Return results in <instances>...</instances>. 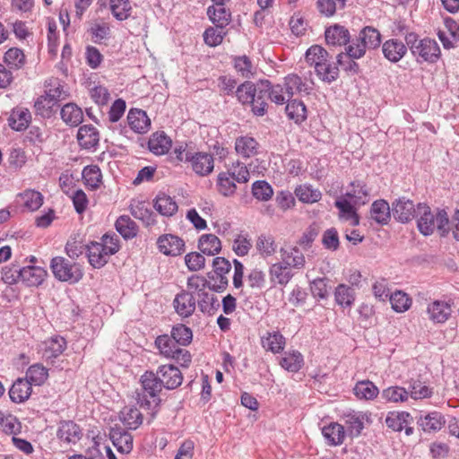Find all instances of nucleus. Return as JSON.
I'll return each mask as SVG.
<instances>
[{"mask_svg": "<svg viewBox=\"0 0 459 459\" xmlns=\"http://www.w3.org/2000/svg\"><path fill=\"white\" fill-rule=\"evenodd\" d=\"M417 226L419 231L424 236H430L437 229L441 236H446L448 231L449 219L445 210H437L434 214L430 207L425 204L419 203L417 205Z\"/></svg>", "mask_w": 459, "mask_h": 459, "instance_id": "obj_1", "label": "nucleus"}, {"mask_svg": "<svg viewBox=\"0 0 459 459\" xmlns=\"http://www.w3.org/2000/svg\"><path fill=\"white\" fill-rule=\"evenodd\" d=\"M143 392L137 394V402L141 407L155 409L160 403L159 394L162 389L156 373L146 371L141 377Z\"/></svg>", "mask_w": 459, "mask_h": 459, "instance_id": "obj_2", "label": "nucleus"}, {"mask_svg": "<svg viewBox=\"0 0 459 459\" xmlns=\"http://www.w3.org/2000/svg\"><path fill=\"white\" fill-rule=\"evenodd\" d=\"M406 43L414 56L421 58V61L435 63L440 56L438 44L430 39H417L415 34L411 33L406 37Z\"/></svg>", "mask_w": 459, "mask_h": 459, "instance_id": "obj_3", "label": "nucleus"}, {"mask_svg": "<svg viewBox=\"0 0 459 459\" xmlns=\"http://www.w3.org/2000/svg\"><path fill=\"white\" fill-rule=\"evenodd\" d=\"M380 43L381 34L378 30L367 26L360 30L357 40L348 46V54L354 58H360L365 55L367 48H377Z\"/></svg>", "mask_w": 459, "mask_h": 459, "instance_id": "obj_4", "label": "nucleus"}, {"mask_svg": "<svg viewBox=\"0 0 459 459\" xmlns=\"http://www.w3.org/2000/svg\"><path fill=\"white\" fill-rule=\"evenodd\" d=\"M50 267L55 277L63 281L74 283L82 279L83 275L82 270L78 264H70L62 256L54 257L51 260Z\"/></svg>", "mask_w": 459, "mask_h": 459, "instance_id": "obj_5", "label": "nucleus"}, {"mask_svg": "<svg viewBox=\"0 0 459 459\" xmlns=\"http://www.w3.org/2000/svg\"><path fill=\"white\" fill-rule=\"evenodd\" d=\"M417 208L412 201L406 197H400L392 204L394 218L402 223H406L417 216Z\"/></svg>", "mask_w": 459, "mask_h": 459, "instance_id": "obj_6", "label": "nucleus"}, {"mask_svg": "<svg viewBox=\"0 0 459 459\" xmlns=\"http://www.w3.org/2000/svg\"><path fill=\"white\" fill-rule=\"evenodd\" d=\"M156 375L161 386L169 390L178 387L183 381L182 373L173 365H162L159 367Z\"/></svg>", "mask_w": 459, "mask_h": 459, "instance_id": "obj_7", "label": "nucleus"}, {"mask_svg": "<svg viewBox=\"0 0 459 459\" xmlns=\"http://www.w3.org/2000/svg\"><path fill=\"white\" fill-rule=\"evenodd\" d=\"M73 178L68 175H61L59 178L60 187L68 195L72 200L75 211L82 214L85 210L86 194L82 189H72L69 186L72 184Z\"/></svg>", "mask_w": 459, "mask_h": 459, "instance_id": "obj_8", "label": "nucleus"}, {"mask_svg": "<svg viewBox=\"0 0 459 459\" xmlns=\"http://www.w3.org/2000/svg\"><path fill=\"white\" fill-rule=\"evenodd\" d=\"M173 306L176 312L182 317L191 316L196 307V302L195 296L188 290H182L177 294L174 300Z\"/></svg>", "mask_w": 459, "mask_h": 459, "instance_id": "obj_9", "label": "nucleus"}, {"mask_svg": "<svg viewBox=\"0 0 459 459\" xmlns=\"http://www.w3.org/2000/svg\"><path fill=\"white\" fill-rule=\"evenodd\" d=\"M158 247L166 255L177 256L185 250V242L180 238L172 235H162L158 238Z\"/></svg>", "mask_w": 459, "mask_h": 459, "instance_id": "obj_10", "label": "nucleus"}, {"mask_svg": "<svg viewBox=\"0 0 459 459\" xmlns=\"http://www.w3.org/2000/svg\"><path fill=\"white\" fill-rule=\"evenodd\" d=\"M426 312L430 321L435 324H443L450 317L452 309L448 302L434 300L428 304Z\"/></svg>", "mask_w": 459, "mask_h": 459, "instance_id": "obj_11", "label": "nucleus"}, {"mask_svg": "<svg viewBox=\"0 0 459 459\" xmlns=\"http://www.w3.org/2000/svg\"><path fill=\"white\" fill-rule=\"evenodd\" d=\"M15 277L22 278V281L28 286H39L47 275V272L39 266H24L15 268Z\"/></svg>", "mask_w": 459, "mask_h": 459, "instance_id": "obj_12", "label": "nucleus"}, {"mask_svg": "<svg viewBox=\"0 0 459 459\" xmlns=\"http://www.w3.org/2000/svg\"><path fill=\"white\" fill-rule=\"evenodd\" d=\"M188 162L191 163L192 169L202 177L209 175L214 167L213 157L207 152L192 153Z\"/></svg>", "mask_w": 459, "mask_h": 459, "instance_id": "obj_13", "label": "nucleus"}, {"mask_svg": "<svg viewBox=\"0 0 459 459\" xmlns=\"http://www.w3.org/2000/svg\"><path fill=\"white\" fill-rule=\"evenodd\" d=\"M384 56L391 63L399 62L407 53L406 45L398 39H391L382 45Z\"/></svg>", "mask_w": 459, "mask_h": 459, "instance_id": "obj_14", "label": "nucleus"}, {"mask_svg": "<svg viewBox=\"0 0 459 459\" xmlns=\"http://www.w3.org/2000/svg\"><path fill=\"white\" fill-rule=\"evenodd\" d=\"M417 423L424 432L435 433L445 426L446 420L442 413L432 411L420 415L417 419Z\"/></svg>", "mask_w": 459, "mask_h": 459, "instance_id": "obj_15", "label": "nucleus"}, {"mask_svg": "<svg viewBox=\"0 0 459 459\" xmlns=\"http://www.w3.org/2000/svg\"><path fill=\"white\" fill-rule=\"evenodd\" d=\"M285 92L290 99L295 94H305L309 95L312 91V87L304 82L297 74H291L284 78L283 83Z\"/></svg>", "mask_w": 459, "mask_h": 459, "instance_id": "obj_16", "label": "nucleus"}, {"mask_svg": "<svg viewBox=\"0 0 459 459\" xmlns=\"http://www.w3.org/2000/svg\"><path fill=\"white\" fill-rule=\"evenodd\" d=\"M128 124L133 131L138 134L146 133L151 126V119L145 111L132 108L127 115Z\"/></svg>", "mask_w": 459, "mask_h": 459, "instance_id": "obj_17", "label": "nucleus"}, {"mask_svg": "<svg viewBox=\"0 0 459 459\" xmlns=\"http://www.w3.org/2000/svg\"><path fill=\"white\" fill-rule=\"evenodd\" d=\"M325 37L326 43L332 46H345L351 39L349 30L339 24L328 27L325 30Z\"/></svg>", "mask_w": 459, "mask_h": 459, "instance_id": "obj_18", "label": "nucleus"}, {"mask_svg": "<svg viewBox=\"0 0 459 459\" xmlns=\"http://www.w3.org/2000/svg\"><path fill=\"white\" fill-rule=\"evenodd\" d=\"M88 32L91 36V40L95 44H102L104 40L110 38V25L103 19L93 20L90 23Z\"/></svg>", "mask_w": 459, "mask_h": 459, "instance_id": "obj_19", "label": "nucleus"}, {"mask_svg": "<svg viewBox=\"0 0 459 459\" xmlns=\"http://www.w3.org/2000/svg\"><path fill=\"white\" fill-rule=\"evenodd\" d=\"M129 210L135 219L142 221L146 226L156 223L155 214L145 202L134 199L131 201Z\"/></svg>", "mask_w": 459, "mask_h": 459, "instance_id": "obj_20", "label": "nucleus"}, {"mask_svg": "<svg viewBox=\"0 0 459 459\" xmlns=\"http://www.w3.org/2000/svg\"><path fill=\"white\" fill-rule=\"evenodd\" d=\"M281 260L290 269H302L305 266L306 260L303 253L297 247L281 248Z\"/></svg>", "mask_w": 459, "mask_h": 459, "instance_id": "obj_21", "label": "nucleus"}, {"mask_svg": "<svg viewBox=\"0 0 459 459\" xmlns=\"http://www.w3.org/2000/svg\"><path fill=\"white\" fill-rule=\"evenodd\" d=\"M268 91V84L264 82L263 81L256 83V91L255 96L254 98V101L250 103L252 107V111L255 116L262 117L267 111V102L268 94L266 93Z\"/></svg>", "mask_w": 459, "mask_h": 459, "instance_id": "obj_22", "label": "nucleus"}, {"mask_svg": "<svg viewBox=\"0 0 459 459\" xmlns=\"http://www.w3.org/2000/svg\"><path fill=\"white\" fill-rule=\"evenodd\" d=\"M105 247L99 242L92 241L88 245V262L95 268L104 266L109 257Z\"/></svg>", "mask_w": 459, "mask_h": 459, "instance_id": "obj_23", "label": "nucleus"}, {"mask_svg": "<svg viewBox=\"0 0 459 459\" xmlns=\"http://www.w3.org/2000/svg\"><path fill=\"white\" fill-rule=\"evenodd\" d=\"M32 384L26 378H18L9 390V396L14 403H22L31 394Z\"/></svg>", "mask_w": 459, "mask_h": 459, "instance_id": "obj_24", "label": "nucleus"}, {"mask_svg": "<svg viewBox=\"0 0 459 459\" xmlns=\"http://www.w3.org/2000/svg\"><path fill=\"white\" fill-rule=\"evenodd\" d=\"M85 238L84 232H78L70 237L65 246L66 254L70 258L76 259L84 254L86 251Z\"/></svg>", "mask_w": 459, "mask_h": 459, "instance_id": "obj_25", "label": "nucleus"}, {"mask_svg": "<svg viewBox=\"0 0 459 459\" xmlns=\"http://www.w3.org/2000/svg\"><path fill=\"white\" fill-rule=\"evenodd\" d=\"M368 189L367 186L359 180L351 183L345 196L350 198L355 205L365 204L368 201Z\"/></svg>", "mask_w": 459, "mask_h": 459, "instance_id": "obj_26", "label": "nucleus"}, {"mask_svg": "<svg viewBox=\"0 0 459 459\" xmlns=\"http://www.w3.org/2000/svg\"><path fill=\"white\" fill-rule=\"evenodd\" d=\"M392 212V207H390L389 204L383 200L375 201L370 209V217L376 222L381 225H385L388 223Z\"/></svg>", "mask_w": 459, "mask_h": 459, "instance_id": "obj_27", "label": "nucleus"}, {"mask_svg": "<svg viewBox=\"0 0 459 459\" xmlns=\"http://www.w3.org/2000/svg\"><path fill=\"white\" fill-rule=\"evenodd\" d=\"M148 147L153 154L163 155L170 149L171 140L164 132H156L151 136L148 142Z\"/></svg>", "mask_w": 459, "mask_h": 459, "instance_id": "obj_28", "label": "nucleus"}, {"mask_svg": "<svg viewBox=\"0 0 459 459\" xmlns=\"http://www.w3.org/2000/svg\"><path fill=\"white\" fill-rule=\"evenodd\" d=\"M207 15L215 26L221 28H226L231 21V13L224 5L209 6Z\"/></svg>", "mask_w": 459, "mask_h": 459, "instance_id": "obj_29", "label": "nucleus"}, {"mask_svg": "<svg viewBox=\"0 0 459 459\" xmlns=\"http://www.w3.org/2000/svg\"><path fill=\"white\" fill-rule=\"evenodd\" d=\"M322 434L330 446L341 445L345 437L344 427L339 423L332 422L322 429Z\"/></svg>", "mask_w": 459, "mask_h": 459, "instance_id": "obj_30", "label": "nucleus"}, {"mask_svg": "<svg viewBox=\"0 0 459 459\" xmlns=\"http://www.w3.org/2000/svg\"><path fill=\"white\" fill-rule=\"evenodd\" d=\"M66 342L63 337H52L44 342L43 358L46 360L55 359L64 352Z\"/></svg>", "mask_w": 459, "mask_h": 459, "instance_id": "obj_31", "label": "nucleus"}, {"mask_svg": "<svg viewBox=\"0 0 459 459\" xmlns=\"http://www.w3.org/2000/svg\"><path fill=\"white\" fill-rule=\"evenodd\" d=\"M115 228L125 239H132L138 233L137 224L128 215L119 216L116 221Z\"/></svg>", "mask_w": 459, "mask_h": 459, "instance_id": "obj_32", "label": "nucleus"}, {"mask_svg": "<svg viewBox=\"0 0 459 459\" xmlns=\"http://www.w3.org/2000/svg\"><path fill=\"white\" fill-rule=\"evenodd\" d=\"M269 273L271 281L281 286H285L293 277L291 269L282 262L272 264Z\"/></svg>", "mask_w": 459, "mask_h": 459, "instance_id": "obj_33", "label": "nucleus"}, {"mask_svg": "<svg viewBox=\"0 0 459 459\" xmlns=\"http://www.w3.org/2000/svg\"><path fill=\"white\" fill-rule=\"evenodd\" d=\"M17 197L30 212L37 211L43 204V195L39 191L33 189H26L20 193Z\"/></svg>", "mask_w": 459, "mask_h": 459, "instance_id": "obj_34", "label": "nucleus"}, {"mask_svg": "<svg viewBox=\"0 0 459 459\" xmlns=\"http://www.w3.org/2000/svg\"><path fill=\"white\" fill-rule=\"evenodd\" d=\"M287 117L296 124H300L307 119V108L303 101L298 100H288L285 108Z\"/></svg>", "mask_w": 459, "mask_h": 459, "instance_id": "obj_35", "label": "nucleus"}, {"mask_svg": "<svg viewBox=\"0 0 459 459\" xmlns=\"http://www.w3.org/2000/svg\"><path fill=\"white\" fill-rule=\"evenodd\" d=\"M198 248L204 255H214L221 250V243L215 235L204 234L199 238Z\"/></svg>", "mask_w": 459, "mask_h": 459, "instance_id": "obj_36", "label": "nucleus"}, {"mask_svg": "<svg viewBox=\"0 0 459 459\" xmlns=\"http://www.w3.org/2000/svg\"><path fill=\"white\" fill-rule=\"evenodd\" d=\"M155 210L163 216H172L178 211L177 203L164 193H160L154 199Z\"/></svg>", "mask_w": 459, "mask_h": 459, "instance_id": "obj_37", "label": "nucleus"}, {"mask_svg": "<svg viewBox=\"0 0 459 459\" xmlns=\"http://www.w3.org/2000/svg\"><path fill=\"white\" fill-rule=\"evenodd\" d=\"M30 118V112L28 109L17 108L13 110L8 119L9 126L16 131H22L28 127Z\"/></svg>", "mask_w": 459, "mask_h": 459, "instance_id": "obj_38", "label": "nucleus"}, {"mask_svg": "<svg viewBox=\"0 0 459 459\" xmlns=\"http://www.w3.org/2000/svg\"><path fill=\"white\" fill-rule=\"evenodd\" d=\"M262 346L271 351L273 353H278L281 351L285 345V339L279 332L266 333L261 338Z\"/></svg>", "mask_w": 459, "mask_h": 459, "instance_id": "obj_39", "label": "nucleus"}, {"mask_svg": "<svg viewBox=\"0 0 459 459\" xmlns=\"http://www.w3.org/2000/svg\"><path fill=\"white\" fill-rule=\"evenodd\" d=\"M61 117L68 125L72 126H78L83 118L82 109L74 103H68L61 108Z\"/></svg>", "mask_w": 459, "mask_h": 459, "instance_id": "obj_40", "label": "nucleus"}, {"mask_svg": "<svg viewBox=\"0 0 459 459\" xmlns=\"http://www.w3.org/2000/svg\"><path fill=\"white\" fill-rule=\"evenodd\" d=\"M121 421L130 429H136L143 423V415L137 408L125 407L120 412Z\"/></svg>", "mask_w": 459, "mask_h": 459, "instance_id": "obj_41", "label": "nucleus"}, {"mask_svg": "<svg viewBox=\"0 0 459 459\" xmlns=\"http://www.w3.org/2000/svg\"><path fill=\"white\" fill-rule=\"evenodd\" d=\"M155 345L160 353L166 358H170L177 352L179 345L169 334L159 335L155 340Z\"/></svg>", "mask_w": 459, "mask_h": 459, "instance_id": "obj_42", "label": "nucleus"}, {"mask_svg": "<svg viewBox=\"0 0 459 459\" xmlns=\"http://www.w3.org/2000/svg\"><path fill=\"white\" fill-rule=\"evenodd\" d=\"M316 75L325 82L331 83L338 78L339 69L327 61L316 64L315 67Z\"/></svg>", "mask_w": 459, "mask_h": 459, "instance_id": "obj_43", "label": "nucleus"}, {"mask_svg": "<svg viewBox=\"0 0 459 459\" xmlns=\"http://www.w3.org/2000/svg\"><path fill=\"white\" fill-rule=\"evenodd\" d=\"M57 437L66 443H74L79 439V428L73 421L61 422L57 430Z\"/></svg>", "mask_w": 459, "mask_h": 459, "instance_id": "obj_44", "label": "nucleus"}, {"mask_svg": "<svg viewBox=\"0 0 459 459\" xmlns=\"http://www.w3.org/2000/svg\"><path fill=\"white\" fill-rule=\"evenodd\" d=\"M88 91L90 92L91 99L98 106H105L109 100L108 90L102 85H95L91 82V78L88 76Z\"/></svg>", "mask_w": 459, "mask_h": 459, "instance_id": "obj_45", "label": "nucleus"}, {"mask_svg": "<svg viewBox=\"0 0 459 459\" xmlns=\"http://www.w3.org/2000/svg\"><path fill=\"white\" fill-rule=\"evenodd\" d=\"M334 299L338 305L349 307L354 303L355 292L352 288L345 284H339L334 291Z\"/></svg>", "mask_w": 459, "mask_h": 459, "instance_id": "obj_46", "label": "nucleus"}, {"mask_svg": "<svg viewBox=\"0 0 459 459\" xmlns=\"http://www.w3.org/2000/svg\"><path fill=\"white\" fill-rule=\"evenodd\" d=\"M257 142L249 136H241L236 140V152L243 157L249 158L256 153Z\"/></svg>", "mask_w": 459, "mask_h": 459, "instance_id": "obj_47", "label": "nucleus"}, {"mask_svg": "<svg viewBox=\"0 0 459 459\" xmlns=\"http://www.w3.org/2000/svg\"><path fill=\"white\" fill-rule=\"evenodd\" d=\"M411 416L409 412H390L385 419V424L389 429L394 431H401L404 426L411 422Z\"/></svg>", "mask_w": 459, "mask_h": 459, "instance_id": "obj_48", "label": "nucleus"}, {"mask_svg": "<svg viewBox=\"0 0 459 459\" xmlns=\"http://www.w3.org/2000/svg\"><path fill=\"white\" fill-rule=\"evenodd\" d=\"M353 390L358 398L365 400H371L379 393L378 388L369 380L358 382Z\"/></svg>", "mask_w": 459, "mask_h": 459, "instance_id": "obj_49", "label": "nucleus"}, {"mask_svg": "<svg viewBox=\"0 0 459 459\" xmlns=\"http://www.w3.org/2000/svg\"><path fill=\"white\" fill-rule=\"evenodd\" d=\"M235 182L227 171L220 173L217 178L218 192L224 196L233 195L237 189Z\"/></svg>", "mask_w": 459, "mask_h": 459, "instance_id": "obj_50", "label": "nucleus"}, {"mask_svg": "<svg viewBox=\"0 0 459 459\" xmlns=\"http://www.w3.org/2000/svg\"><path fill=\"white\" fill-rule=\"evenodd\" d=\"M295 195L299 201L307 204L318 202L322 197L321 192L309 185H301L296 187Z\"/></svg>", "mask_w": 459, "mask_h": 459, "instance_id": "obj_51", "label": "nucleus"}, {"mask_svg": "<svg viewBox=\"0 0 459 459\" xmlns=\"http://www.w3.org/2000/svg\"><path fill=\"white\" fill-rule=\"evenodd\" d=\"M170 336L179 346H187L193 339L192 330L183 324H178L172 327Z\"/></svg>", "mask_w": 459, "mask_h": 459, "instance_id": "obj_52", "label": "nucleus"}, {"mask_svg": "<svg viewBox=\"0 0 459 459\" xmlns=\"http://www.w3.org/2000/svg\"><path fill=\"white\" fill-rule=\"evenodd\" d=\"M197 301L198 307L203 313L212 315L220 307L219 300L216 296L207 291L199 293Z\"/></svg>", "mask_w": 459, "mask_h": 459, "instance_id": "obj_53", "label": "nucleus"}, {"mask_svg": "<svg viewBox=\"0 0 459 459\" xmlns=\"http://www.w3.org/2000/svg\"><path fill=\"white\" fill-rule=\"evenodd\" d=\"M48 377V369L40 364L30 366L26 372V379L34 385H41Z\"/></svg>", "mask_w": 459, "mask_h": 459, "instance_id": "obj_54", "label": "nucleus"}, {"mask_svg": "<svg viewBox=\"0 0 459 459\" xmlns=\"http://www.w3.org/2000/svg\"><path fill=\"white\" fill-rule=\"evenodd\" d=\"M329 57L328 52L318 45H314L310 47L305 56L306 62L310 66H316V64L323 63L324 61H327V58Z\"/></svg>", "mask_w": 459, "mask_h": 459, "instance_id": "obj_55", "label": "nucleus"}, {"mask_svg": "<svg viewBox=\"0 0 459 459\" xmlns=\"http://www.w3.org/2000/svg\"><path fill=\"white\" fill-rule=\"evenodd\" d=\"M256 84H254L251 82H245L240 84L235 93L239 102L243 105L250 104L254 101V98L255 96Z\"/></svg>", "mask_w": 459, "mask_h": 459, "instance_id": "obj_56", "label": "nucleus"}, {"mask_svg": "<svg viewBox=\"0 0 459 459\" xmlns=\"http://www.w3.org/2000/svg\"><path fill=\"white\" fill-rule=\"evenodd\" d=\"M110 10L114 17L118 21L126 20L131 13L129 0H109Z\"/></svg>", "mask_w": 459, "mask_h": 459, "instance_id": "obj_57", "label": "nucleus"}, {"mask_svg": "<svg viewBox=\"0 0 459 459\" xmlns=\"http://www.w3.org/2000/svg\"><path fill=\"white\" fill-rule=\"evenodd\" d=\"M344 422L347 427V431L351 437L360 435L364 428L363 416L356 412L349 413L345 415Z\"/></svg>", "mask_w": 459, "mask_h": 459, "instance_id": "obj_58", "label": "nucleus"}, {"mask_svg": "<svg viewBox=\"0 0 459 459\" xmlns=\"http://www.w3.org/2000/svg\"><path fill=\"white\" fill-rule=\"evenodd\" d=\"M226 34L225 28L209 27L204 32V40L208 46L216 47L222 42Z\"/></svg>", "mask_w": 459, "mask_h": 459, "instance_id": "obj_59", "label": "nucleus"}, {"mask_svg": "<svg viewBox=\"0 0 459 459\" xmlns=\"http://www.w3.org/2000/svg\"><path fill=\"white\" fill-rule=\"evenodd\" d=\"M252 195L259 201H268L273 195V187L264 180H257L252 185Z\"/></svg>", "mask_w": 459, "mask_h": 459, "instance_id": "obj_60", "label": "nucleus"}, {"mask_svg": "<svg viewBox=\"0 0 459 459\" xmlns=\"http://www.w3.org/2000/svg\"><path fill=\"white\" fill-rule=\"evenodd\" d=\"M302 365L303 357L299 351L288 353L281 360V366L290 372H298Z\"/></svg>", "mask_w": 459, "mask_h": 459, "instance_id": "obj_61", "label": "nucleus"}, {"mask_svg": "<svg viewBox=\"0 0 459 459\" xmlns=\"http://www.w3.org/2000/svg\"><path fill=\"white\" fill-rule=\"evenodd\" d=\"M382 398L387 402H405L409 396V391L401 386H390L382 392Z\"/></svg>", "mask_w": 459, "mask_h": 459, "instance_id": "obj_62", "label": "nucleus"}, {"mask_svg": "<svg viewBox=\"0 0 459 459\" xmlns=\"http://www.w3.org/2000/svg\"><path fill=\"white\" fill-rule=\"evenodd\" d=\"M112 440L113 445L120 453L128 454L133 449V437L129 433H114Z\"/></svg>", "mask_w": 459, "mask_h": 459, "instance_id": "obj_63", "label": "nucleus"}, {"mask_svg": "<svg viewBox=\"0 0 459 459\" xmlns=\"http://www.w3.org/2000/svg\"><path fill=\"white\" fill-rule=\"evenodd\" d=\"M390 303L392 307L396 312H404L411 307V300L409 296L403 291H395L389 295Z\"/></svg>", "mask_w": 459, "mask_h": 459, "instance_id": "obj_64", "label": "nucleus"}]
</instances>
